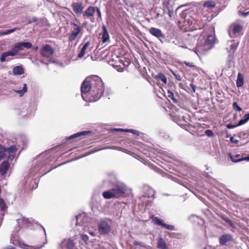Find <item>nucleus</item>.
I'll use <instances>...</instances> for the list:
<instances>
[{
	"instance_id": "obj_1",
	"label": "nucleus",
	"mask_w": 249,
	"mask_h": 249,
	"mask_svg": "<svg viewBox=\"0 0 249 249\" xmlns=\"http://www.w3.org/2000/svg\"><path fill=\"white\" fill-rule=\"evenodd\" d=\"M81 96L83 99L87 101V94L94 97L95 100L99 99L104 91L103 81L98 76H93L88 80L86 79L81 87Z\"/></svg>"
},
{
	"instance_id": "obj_2",
	"label": "nucleus",
	"mask_w": 249,
	"mask_h": 249,
	"mask_svg": "<svg viewBox=\"0 0 249 249\" xmlns=\"http://www.w3.org/2000/svg\"><path fill=\"white\" fill-rule=\"evenodd\" d=\"M125 189L122 185H115L111 189L103 192V196L106 199L118 197L124 194Z\"/></svg>"
},
{
	"instance_id": "obj_3",
	"label": "nucleus",
	"mask_w": 249,
	"mask_h": 249,
	"mask_svg": "<svg viewBox=\"0 0 249 249\" xmlns=\"http://www.w3.org/2000/svg\"><path fill=\"white\" fill-rule=\"evenodd\" d=\"M10 243L16 246H18L19 247L23 249H40L42 248L44 245L47 243V241L44 243L43 245L40 246H30L25 244L23 241H20L17 234V233L13 232L11 234L10 239Z\"/></svg>"
},
{
	"instance_id": "obj_4",
	"label": "nucleus",
	"mask_w": 249,
	"mask_h": 249,
	"mask_svg": "<svg viewBox=\"0 0 249 249\" xmlns=\"http://www.w3.org/2000/svg\"><path fill=\"white\" fill-rule=\"evenodd\" d=\"M17 151V148L15 145H12L7 148H1L0 150V160L5 157L9 160H13Z\"/></svg>"
},
{
	"instance_id": "obj_5",
	"label": "nucleus",
	"mask_w": 249,
	"mask_h": 249,
	"mask_svg": "<svg viewBox=\"0 0 249 249\" xmlns=\"http://www.w3.org/2000/svg\"><path fill=\"white\" fill-rule=\"evenodd\" d=\"M95 12V7L93 6L89 7L83 14V17L84 19L89 18L90 20L94 22V15Z\"/></svg>"
},
{
	"instance_id": "obj_6",
	"label": "nucleus",
	"mask_w": 249,
	"mask_h": 249,
	"mask_svg": "<svg viewBox=\"0 0 249 249\" xmlns=\"http://www.w3.org/2000/svg\"><path fill=\"white\" fill-rule=\"evenodd\" d=\"M210 48V46H208L205 43L204 44H197L196 47L194 49V52L198 56H200V55L205 53L206 51L209 50Z\"/></svg>"
},
{
	"instance_id": "obj_7",
	"label": "nucleus",
	"mask_w": 249,
	"mask_h": 249,
	"mask_svg": "<svg viewBox=\"0 0 249 249\" xmlns=\"http://www.w3.org/2000/svg\"><path fill=\"white\" fill-rule=\"evenodd\" d=\"M99 231L101 234L108 233L110 231V227L106 221H101L98 226Z\"/></svg>"
},
{
	"instance_id": "obj_8",
	"label": "nucleus",
	"mask_w": 249,
	"mask_h": 249,
	"mask_svg": "<svg viewBox=\"0 0 249 249\" xmlns=\"http://www.w3.org/2000/svg\"><path fill=\"white\" fill-rule=\"evenodd\" d=\"M71 25L73 26V31L70 35L69 40H74L81 31V28L74 22H71Z\"/></svg>"
},
{
	"instance_id": "obj_9",
	"label": "nucleus",
	"mask_w": 249,
	"mask_h": 249,
	"mask_svg": "<svg viewBox=\"0 0 249 249\" xmlns=\"http://www.w3.org/2000/svg\"><path fill=\"white\" fill-rule=\"evenodd\" d=\"M228 44L229 47L227 48V50L229 52V59L231 60L233 58V54L237 49V44L233 43L232 41H230L228 42Z\"/></svg>"
},
{
	"instance_id": "obj_10",
	"label": "nucleus",
	"mask_w": 249,
	"mask_h": 249,
	"mask_svg": "<svg viewBox=\"0 0 249 249\" xmlns=\"http://www.w3.org/2000/svg\"><path fill=\"white\" fill-rule=\"evenodd\" d=\"M149 32L152 36L158 38L160 41L164 38V35L160 29L151 27L149 29Z\"/></svg>"
},
{
	"instance_id": "obj_11",
	"label": "nucleus",
	"mask_w": 249,
	"mask_h": 249,
	"mask_svg": "<svg viewBox=\"0 0 249 249\" xmlns=\"http://www.w3.org/2000/svg\"><path fill=\"white\" fill-rule=\"evenodd\" d=\"M53 53V50L49 45H46L42 48L40 50V53L42 56L49 57Z\"/></svg>"
},
{
	"instance_id": "obj_12",
	"label": "nucleus",
	"mask_w": 249,
	"mask_h": 249,
	"mask_svg": "<svg viewBox=\"0 0 249 249\" xmlns=\"http://www.w3.org/2000/svg\"><path fill=\"white\" fill-rule=\"evenodd\" d=\"M73 12L77 15L81 14L83 13L84 6L83 2H73L71 5Z\"/></svg>"
},
{
	"instance_id": "obj_13",
	"label": "nucleus",
	"mask_w": 249,
	"mask_h": 249,
	"mask_svg": "<svg viewBox=\"0 0 249 249\" xmlns=\"http://www.w3.org/2000/svg\"><path fill=\"white\" fill-rule=\"evenodd\" d=\"M233 237L231 234H225L219 237V241L220 245L225 246L229 242L231 241Z\"/></svg>"
},
{
	"instance_id": "obj_14",
	"label": "nucleus",
	"mask_w": 249,
	"mask_h": 249,
	"mask_svg": "<svg viewBox=\"0 0 249 249\" xmlns=\"http://www.w3.org/2000/svg\"><path fill=\"white\" fill-rule=\"evenodd\" d=\"M17 222L19 226L21 227H30L31 224V220L28 218H26L24 217H22L17 220Z\"/></svg>"
},
{
	"instance_id": "obj_15",
	"label": "nucleus",
	"mask_w": 249,
	"mask_h": 249,
	"mask_svg": "<svg viewBox=\"0 0 249 249\" xmlns=\"http://www.w3.org/2000/svg\"><path fill=\"white\" fill-rule=\"evenodd\" d=\"M76 225H81L84 224L88 219L85 213H81L76 216Z\"/></svg>"
},
{
	"instance_id": "obj_16",
	"label": "nucleus",
	"mask_w": 249,
	"mask_h": 249,
	"mask_svg": "<svg viewBox=\"0 0 249 249\" xmlns=\"http://www.w3.org/2000/svg\"><path fill=\"white\" fill-rule=\"evenodd\" d=\"M9 163L7 161H4L0 165V174L2 176L5 174L9 168Z\"/></svg>"
},
{
	"instance_id": "obj_17",
	"label": "nucleus",
	"mask_w": 249,
	"mask_h": 249,
	"mask_svg": "<svg viewBox=\"0 0 249 249\" xmlns=\"http://www.w3.org/2000/svg\"><path fill=\"white\" fill-rule=\"evenodd\" d=\"M157 248L160 249H168L166 242L161 237H160L158 239Z\"/></svg>"
},
{
	"instance_id": "obj_18",
	"label": "nucleus",
	"mask_w": 249,
	"mask_h": 249,
	"mask_svg": "<svg viewBox=\"0 0 249 249\" xmlns=\"http://www.w3.org/2000/svg\"><path fill=\"white\" fill-rule=\"evenodd\" d=\"M215 37L213 35H209L208 36L206 40L205 41V43L208 46H212L215 42Z\"/></svg>"
},
{
	"instance_id": "obj_19",
	"label": "nucleus",
	"mask_w": 249,
	"mask_h": 249,
	"mask_svg": "<svg viewBox=\"0 0 249 249\" xmlns=\"http://www.w3.org/2000/svg\"><path fill=\"white\" fill-rule=\"evenodd\" d=\"M89 133V131H83L79 132L69 136V137L66 138V140H71L73 138H77L78 137L84 136Z\"/></svg>"
},
{
	"instance_id": "obj_20",
	"label": "nucleus",
	"mask_w": 249,
	"mask_h": 249,
	"mask_svg": "<svg viewBox=\"0 0 249 249\" xmlns=\"http://www.w3.org/2000/svg\"><path fill=\"white\" fill-rule=\"evenodd\" d=\"M103 33L102 37V41L103 42H106L109 40V36L107 29L104 25L103 26Z\"/></svg>"
},
{
	"instance_id": "obj_21",
	"label": "nucleus",
	"mask_w": 249,
	"mask_h": 249,
	"mask_svg": "<svg viewBox=\"0 0 249 249\" xmlns=\"http://www.w3.org/2000/svg\"><path fill=\"white\" fill-rule=\"evenodd\" d=\"M244 84V77L242 74L238 73L236 80V85L237 87H241Z\"/></svg>"
},
{
	"instance_id": "obj_22",
	"label": "nucleus",
	"mask_w": 249,
	"mask_h": 249,
	"mask_svg": "<svg viewBox=\"0 0 249 249\" xmlns=\"http://www.w3.org/2000/svg\"><path fill=\"white\" fill-rule=\"evenodd\" d=\"M89 45H90L89 42H87L83 45V46L81 48L80 52L79 53L78 55V57L79 58H81V57H82L84 55V54L85 53V52H86V51L87 48L89 46Z\"/></svg>"
},
{
	"instance_id": "obj_23",
	"label": "nucleus",
	"mask_w": 249,
	"mask_h": 249,
	"mask_svg": "<svg viewBox=\"0 0 249 249\" xmlns=\"http://www.w3.org/2000/svg\"><path fill=\"white\" fill-rule=\"evenodd\" d=\"M65 246L68 249H73L75 244L73 241L71 239H68L65 241Z\"/></svg>"
},
{
	"instance_id": "obj_24",
	"label": "nucleus",
	"mask_w": 249,
	"mask_h": 249,
	"mask_svg": "<svg viewBox=\"0 0 249 249\" xmlns=\"http://www.w3.org/2000/svg\"><path fill=\"white\" fill-rule=\"evenodd\" d=\"M232 33L234 35L239 34L242 29V27L239 24H234L232 25Z\"/></svg>"
},
{
	"instance_id": "obj_25",
	"label": "nucleus",
	"mask_w": 249,
	"mask_h": 249,
	"mask_svg": "<svg viewBox=\"0 0 249 249\" xmlns=\"http://www.w3.org/2000/svg\"><path fill=\"white\" fill-rule=\"evenodd\" d=\"M13 71L15 75H21L23 73V69L21 66H16L13 68Z\"/></svg>"
},
{
	"instance_id": "obj_26",
	"label": "nucleus",
	"mask_w": 249,
	"mask_h": 249,
	"mask_svg": "<svg viewBox=\"0 0 249 249\" xmlns=\"http://www.w3.org/2000/svg\"><path fill=\"white\" fill-rule=\"evenodd\" d=\"M155 196V191L154 190L151 188H148L147 190V193L145 194V195L143 196V197H147L148 198H152Z\"/></svg>"
},
{
	"instance_id": "obj_27",
	"label": "nucleus",
	"mask_w": 249,
	"mask_h": 249,
	"mask_svg": "<svg viewBox=\"0 0 249 249\" xmlns=\"http://www.w3.org/2000/svg\"><path fill=\"white\" fill-rule=\"evenodd\" d=\"M73 56V50H71L69 51L67 55L66 56L67 58L65 60V63L66 64H69L71 62Z\"/></svg>"
},
{
	"instance_id": "obj_28",
	"label": "nucleus",
	"mask_w": 249,
	"mask_h": 249,
	"mask_svg": "<svg viewBox=\"0 0 249 249\" xmlns=\"http://www.w3.org/2000/svg\"><path fill=\"white\" fill-rule=\"evenodd\" d=\"M12 48L13 49V51L15 52L16 54L19 51L23 50L20 42H18L15 44Z\"/></svg>"
},
{
	"instance_id": "obj_29",
	"label": "nucleus",
	"mask_w": 249,
	"mask_h": 249,
	"mask_svg": "<svg viewBox=\"0 0 249 249\" xmlns=\"http://www.w3.org/2000/svg\"><path fill=\"white\" fill-rule=\"evenodd\" d=\"M249 120V115L248 114H245L243 119L240 120L238 122L237 125H241L246 123Z\"/></svg>"
},
{
	"instance_id": "obj_30",
	"label": "nucleus",
	"mask_w": 249,
	"mask_h": 249,
	"mask_svg": "<svg viewBox=\"0 0 249 249\" xmlns=\"http://www.w3.org/2000/svg\"><path fill=\"white\" fill-rule=\"evenodd\" d=\"M152 221L156 225L159 226H163L164 223L162 220L159 219L158 217L152 216Z\"/></svg>"
},
{
	"instance_id": "obj_31",
	"label": "nucleus",
	"mask_w": 249,
	"mask_h": 249,
	"mask_svg": "<svg viewBox=\"0 0 249 249\" xmlns=\"http://www.w3.org/2000/svg\"><path fill=\"white\" fill-rule=\"evenodd\" d=\"M18 28H15L12 29L8 30L5 31H0V36H5L11 33H12L16 31Z\"/></svg>"
},
{
	"instance_id": "obj_32",
	"label": "nucleus",
	"mask_w": 249,
	"mask_h": 249,
	"mask_svg": "<svg viewBox=\"0 0 249 249\" xmlns=\"http://www.w3.org/2000/svg\"><path fill=\"white\" fill-rule=\"evenodd\" d=\"M230 157L231 160L233 162H237L243 160V159L242 158H238L239 157V155H236L235 156H232L231 155H230Z\"/></svg>"
},
{
	"instance_id": "obj_33",
	"label": "nucleus",
	"mask_w": 249,
	"mask_h": 249,
	"mask_svg": "<svg viewBox=\"0 0 249 249\" xmlns=\"http://www.w3.org/2000/svg\"><path fill=\"white\" fill-rule=\"evenodd\" d=\"M27 90V88L26 84H24L22 89L21 90H16L15 91L20 94V96H22Z\"/></svg>"
},
{
	"instance_id": "obj_34",
	"label": "nucleus",
	"mask_w": 249,
	"mask_h": 249,
	"mask_svg": "<svg viewBox=\"0 0 249 249\" xmlns=\"http://www.w3.org/2000/svg\"><path fill=\"white\" fill-rule=\"evenodd\" d=\"M23 50L24 48L30 49L32 47V44L29 42H20Z\"/></svg>"
},
{
	"instance_id": "obj_35",
	"label": "nucleus",
	"mask_w": 249,
	"mask_h": 249,
	"mask_svg": "<svg viewBox=\"0 0 249 249\" xmlns=\"http://www.w3.org/2000/svg\"><path fill=\"white\" fill-rule=\"evenodd\" d=\"M157 78H158V79L161 80L165 84L166 83L167 79H166V76L164 74H163L162 73H159L158 75H157Z\"/></svg>"
},
{
	"instance_id": "obj_36",
	"label": "nucleus",
	"mask_w": 249,
	"mask_h": 249,
	"mask_svg": "<svg viewBox=\"0 0 249 249\" xmlns=\"http://www.w3.org/2000/svg\"><path fill=\"white\" fill-rule=\"evenodd\" d=\"M116 131H124V132H130L133 134H137L138 132L137 131L135 130L134 129H124L122 128L115 129Z\"/></svg>"
},
{
	"instance_id": "obj_37",
	"label": "nucleus",
	"mask_w": 249,
	"mask_h": 249,
	"mask_svg": "<svg viewBox=\"0 0 249 249\" xmlns=\"http://www.w3.org/2000/svg\"><path fill=\"white\" fill-rule=\"evenodd\" d=\"M204 6L207 7L213 8L215 6V3L213 1H208L205 2Z\"/></svg>"
},
{
	"instance_id": "obj_38",
	"label": "nucleus",
	"mask_w": 249,
	"mask_h": 249,
	"mask_svg": "<svg viewBox=\"0 0 249 249\" xmlns=\"http://www.w3.org/2000/svg\"><path fill=\"white\" fill-rule=\"evenodd\" d=\"M4 53L6 57L8 56H15L16 55L15 52L13 51V49L12 48L11 51L4 52Z\"/></svg>"
},
{
	"instance_id": "obj_39",
	"label": "nucleus",
	"mask_w": 249,
	"mask_h": 249,
	"mask_svg": "<svg viewBox=\"0 0 249 249\" xmlns=\"http://www.w3.org/2000/svg\"><path fill=\"white\" fill-rule=\"evenodd\" d=\"M162 226L170 231H173L175 229V227L173 225H168L165 223H164Z\"/></svg>"
},
{
	"instance_id": "obj_40",
	"label": "nucleus",
	"mask_w": 249,
	"mask_h": 249,
	"mask_svg": "<svg viewBox=\"0 0 249 249\" xmlns=\"http://www.w3.org/2000/svg\"><path fill=\"white\" fill-rule=\"evenodd\" d=\"M233 108L238 111L242 110V108L237 105L236 102H234L232 105Z\"/></svg>"
},
{
	"instance_id": "obj_41",
	"label": "nucleus",
	"mask_w": 249,
	"mask_h": 249,
	"mask_svg": "<svg viewBox=\"0 0 249 249\" xmlns=\"http://www.w3.org/2000/svg\"><path fill=\"white\" fill-rule=\"evenodd\" d=\"M168 97L171 98L174 102H177V100L174 97V94L172 92L168 90Z\"/></svg>"
},
{
	"instance_id": "obj_42",
	"label": "nucleus",
	"mask_w": 249,
	"mask_h": 249,
	"mask_svg": "<svg viewBox=\"0 0 249 249\" xmlns=\"http://www.w3.org/2000/svg\"><path fill=\"white\" fill-rule=\"evenodd\" d=\"M5 208V203L4 200L0 198V208L3 210Z\"/></svg>"
},
{
	"instance_id": "obj_43",
	"label": "nucleus",
	"mask_w": 249,
	"mask_h": 249,
	"mask_svg": "<svg viewBox=\"0 0 249 249\" xmlns=\"http://www.w3.org/2000/svg\"><path fill=\"white\" fill-rule=\"evenodd\" d=\"M81 238L85 242H87L88 241V240H89V237L86 234H82V235H81Z\"/></svg>"
},
{
	"instance_id": "obj_44",
	"label": "nucleus",
	"mask_w": 249,
	"mask_h": 249,
	"mask_svg": "<svg viewBox=\"0 0 249 249\" xmlns=\"http://www.w3.org/2000/svg\"><path fill=\"white\" fill-rule=\"evenodd\" d=\"M205 134L209 137L213 136V131L209 129L206 130L205 131Z\"/></svg>"
},
{
	"instance_id": "obj_45",
	"label": "nucleus",
	"mask_w": 249,
	"mask_h": 249,
	"mask_svg": "<svg viewBox=\"0 0 249 249\" xmlns=\"http://www.w3.org/2000/svg\"><path fill=\"white\" fill-rule=\"evenodd\" d=\"M95 11H96L97 12L98 18H101V13L99 8L97 7H95Z\"/></svg>"
},
{
	"instance_id": "obj_46",
	"label": "nucleus",
	"mask_w": 249,
	"mask_h": 249,
	"mask_svg": "<svg viewBox=\"0 0 249 249\" xmlns=\"http://www.w3.org/2000/svg\"><path fill=\"white\" fill-rule=\"evenodd\" d=\"M168 14L170 18H172L174 15V11L172 9H168Z\"/></svg>"
},
{
	"instance_id": "obj_47",
	"label": "nucleus",
	"mask_w": 249,
	"mask_h": 249,
	"mask_svg": "<svg viewBox=\"0 0 249 249\" xmlns=\"http://www.w3.org/2000/svg\"><path fill=\"white\" fill-rule=\"evenodd\" d=\"M37 21V18L36 17H33L31 19L29 20L28 24H31L32 22H35Z\"/></svg>"
},
{
	"instance_id": "obj_48",
	"label": "nucleus",
	"mask_w": 249,
	"mask_h": 249,
	"mask_svg": "<svg viewBox=\"0 0 249 249\" xmlns=\"http://www.w3.org/2000/svg\"><path fill=\"white\" fill-rule=\"evenodd\" d=\"M6 55H5L4 53H3L1 55V57H0V60L1 62H4L5 61V59H6Z\"/></svg>"
},
{
	"instance_id": "obj_49",
	"label": "nucleus",
	"mask_w": 249,
	"mask_h": 249,
	"mask_svg": "<svg viewBox=\"0 0 249 249\" xmlns=\"http://www.w3.org/2000/svg\"><path fill=\"white\" fill-rule=\"evenodd\" d=\"M237 125H231V124H228L227 125V128L229 129L233 128L235 127L236 126H237Z\"/></svg>"
},
{
	"instance_id": "obj_50",
	"label": "nucleus",
	"mask_w": 249,
	"mask_h": 249,
	"mask_svg": "<svg viewBox=\"0 0 249 249\" xmlns=\"http://www.w3.org/2000/svg\"><path fill=\"white\" fill-rule=\"evenodd\" d=\"M174 76H175V78L177 80H178V81H181V77H180V75H178V74H174Z\"/></svg>"
},
{
	"instance_id": "obj_51",
	"label": "nucleus",
	"mask_w": 249,
	"mask_h": 249,
	"mask_svg": "<svg viewBox=\"0 0 249 249\" xmlns=\"http://www.w3.org/2000/svg\"><path fill=\"white\" fill-rule=\"evenodd\" d=\"M185 64L187 66H189V67H194V64H193V63H189V62H185Z\"/></svg>"
},
{
	"instance_id": "obj_52",
	"label": "nucleus",
	"mask_w": 249,
	"mask_h": 249,
	"mask_svg": "<svg viewBox=\"0 0 249 249\" xmlns=\"http://www.w3.org/2000/svg\"><path fill=\"white\" fill-rule=\"evenodd\" d=\"M190 86L191 87L192 90H193V91L195 92V91H196V86L193 84V83H191L190 85Z\"/></svg>"
},
{
	"instance_id": "obj_53",
	"label": "nucleus",
	"mask_w": 249,
	"mask_h": 249,
	"mask_svg": "<svg viewBox=\"0 0 249 249\" xmlns=\"http://www.w3.org/2000/svg\"><path fill=\"white\" fill-rule=\"evenodd\" d=\"M224 220H225L226 222H227L228 223H229V224H230L231 225H232V222H231V221L230 219H228V218H225V219H224Z\"/></svg>"
},
{
	"instance_id": "obj_54",
	"label": "nucleus",
	"mask_w": 249,
	"mask_h": 249,
	"mask_svg": "<svg viewBox=\"0 0 249 249\" xmlns=\"http://www.w3.org/2000/svg\"><path fill=\"white\" fill-rule=\"evenodd\" d=\"M231 141L232 142L235 143H237L238 142V141L237 140H233V137L231 138Z\"/></svg>"
},
{
	"instance_id": "obj_55",
	"label": "nucleus",
	"mask_w": 249,
	"mask_h": 249,
	"mask_svg": "<svg viewBox=\"0 0 249 249\" xmlns=\"http://www.w3.org/2000/svg\"><path fill=\"white\" fill-rule=\"evenodd\" d=\"M242 15L244 16V17H246L248 15H249V12H243L242 13Z\"/></svg>"
},
{
	"instance_id": "obj_56",
	"label": "nucleus",
	"mask_w": 249,
	"mask_h": 249,
	"mask_svg": "<svg viewBox=\"0 0 249 249\" xmlns=\"http://www.w3.org/2000/svg\"><path fill=\"white\" fill-rule=\"evenodd\" d=\"M49 63H54H54H55V62L52 59H50L49 61Z\"/></svg>"
},
{
	"instance_id": "obj_57",
	"label": "nucleus",
	"mask_w": 249,
	"mask_h": 249,
	"mask_svg": "<svg viewBox=\"0 0 249 249\" xmlns=\"http://www.w3.org/2000/svg\"><path fill=\"white\" fill-rule=\"evenodd\" d=\"M4 249H15L14 247L10 246V247H7Z\"/></svg>"
},
{
	"instance_id": "obj_58",
	"label": "nucleus",
	"mask_w": 249,
	"mask_h": 249,
	"mask_svg": "<svg viewBox=\"0 0 249 249\" xmlns=\"http://www.w3.org/2000/svg\"><path fill=\"white\" fill-rule=\"evenodd\" d=\"M243 159V160H248V161H249V157H246V158H242Z\"/></svg>"
},
{
	"instance_id": "obj_59",
	"label": "nucleus",
	"mask_w": 249,
	"mask_h": 249,
	"mask_svg": "<svg viewBox=\"0 0 249 249\" xmlns=\"http://www.w3.org/2000/svg\"><path fill=\"white\" fill-rule=\"evenodd\" d=\"M52 151V149H50V150H49V151H46V152H45V153H46V154H45V156H46V155H47V154L49 152H50V151Z\"/></svg>"
},
{
	"instance_id": "obj_60",
	"label": "nucleus",
	"mask_w": 249,
	"mask_h": 249,
	"mask_svg": "<svg viewBox=\"0 0 249 249\" xmlns=\"http://www.w3.org/2000/svg\"><path fill=\"white\" fill-rule=\"evenodd\" d=\"M44 157V154L42 153L40 155H39V158H42V157Z\"/></svg>"
},
{
	"instance_id": "obj_61",
	"label": "nucleus",
	"mask_w": 249,
	"mask_h": 249,
	"mask_svg": "<svg viewBox=\"0 0 249 249\" xmlns=\"http://www.w3.org/2000/svg\"><path fill=\"white\" fill-rule=\"evenodd\" d=\"M231 31L229 30V35H230L232 37V36H231Z\"/></svg>"
},
{
	"instance_id": "obj_62",
	"label": "nucleus",
	"mask_w": 249,
	"mask_h": 249,
	"mask_svg": "<svg viewBox=\"0 0 249 249\" xmlns=\"http://www.w3.org/2000/svg\"><path fill=\"white\" fill-rule=\"evenodd\" d=\"M90 234L92 235L93 236H94L95 235V234L93 233V232H90Z\"/></svg>"
},
{
	"instance_id": "obj_63",
	"label": "nucleus",
	"mask_w": 249,
	"mask_h": 249,
	"mask_svg": "<svg viewBox=\"0 0 249 249\" xmlns=\"http://www.w3.org/2000/svg\"><path fill=\"white\" fill-rule=\"evenodd\" d=\"M43 230H44V232H45V235H46V231H45V229L43 228Z\"/></svg>"
},
{
	"instance_id": "obj_64",
	"label": "nucleus",
	"mask_w": 249,
	"mask_h": 249,
	"mask_svg": "<svg viewBox=\"0 0 249 249\" xmlns=\"http://www.w3.org/2000/svg\"><path fill=\"white\" fill-rule=\"evenodd\" d=\"M38 47H36V48H35V50H37L38 49Z\"/></svg>"
}]
</instances>
